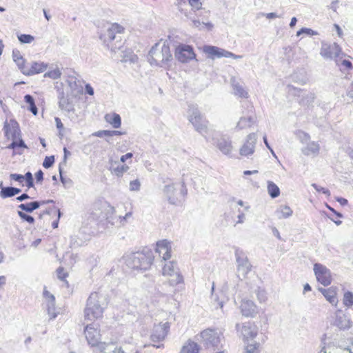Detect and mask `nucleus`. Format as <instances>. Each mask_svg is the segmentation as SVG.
<instances>
[{
    "instance_id": "7ed1b4c3",
    "label": "nucleus",
    "mask_w": 353,
    "mask_h": 353,
    "mask_svg": "<svg viewBox=\"0 0 353 353\" xmlns=\"http://www.w3.org/2000/svg\"><path fill=\"white\" fill-rule=\"evenodd\" d=\"M107 305L105 295L97 292L91 293L84 310L85 319L94 321L101 317Z\"/></svg>"
},
{
    "instance_id": "6e6552de",
    "label": "nucleus",
    "mask_w": 353,
    "mask_h": 353,
    "mask_svg": "<svg viewBox=\"0 0 353 353\" xmlns=\"http://www.w3.org/2000/svg\"><path fill=\"white\" fill-rule=\"evenodd\" d=\"M235 328L245 342L254 339L258 334V327L252 322L236 323Z\"/></svg>"
},
{
    "instance_id": "a18cd8bd",
    "label": "nucleus",
    "mask_w": 353,
    "mask_h": 353,
    "mask_svg": "<svg viewBox=\"0 0 353 353\" xmlns=\"http://www.w3.org/2000/svg\"><path fill=\"white\" fill-rule=\"evenodd\" d=\"M61 72H60V70L59 69H55V70H53L46 72L44 74V77H49L52 79H57L61 77Z\"/></svg>"
},
{
    "instance_id": "a19ab883",
    "label": "nucleus",
    "mask_w": 353,
    "mask_h": 353,
    "mask_svg": "<svg viewBox=\"0 0 353 353\" xmlns=\"http://www.w3.org/2000/svg\"><path fill=\"white\" fill-rule=\"evenodd\" d=\"M87 239H85L84 240L80 238L79 236H74L71 237L70 240V246L72 248H78L82 246L85 241Z\"/></svg>"
},
{
    "instance_id": "473e14b6",
    "label": "nucleus",
    "mask_w": 353,
    "mask_h": 353,
    "mask_svg": "<svg viewBox=\"0 0 353 353\" xmlns=\"http://www.w3.org/2000/svg\"><path fill=\"white\" fill-rule=\"evenodd\" d=\"M105 119L113 126V128H119L121 127V119L119 114L117 113H114L112 115L106 114Z\"/></svg>"
},
{
    "instance_id": "39448f33",
    "label": "nucleus",
    "mask_w": 353,
    "mask_h": 353,
    "mask_svg": "<svg viewBox=\"0 0 353 353\" xmlns=\"http://www.w3.org/2000/svg\"><path fill=\"white\" fill-rule=\"evenodd\" d=\"M84 332L88 344L92 347H97L101 353H107L106 350L109 347L114 345L112 343H106L99 341L100 333L97 324L91 323L87 325Z\"/></svg>"
},
{
    "instance_id": "69168bd1",
    "label": "nucleus",
    "mask_w": 353,
    "mask_h": 353,
    "mask_svg": "<svg viewBox=\"0 0 353 353\" xmlns=\"http://www.w3.org/2000/svg\"><path fill=\"white\" fill-rule=\"evenodd\" d=\"M43 294V297L46 299V301H47L48 300H51V297L54 296L53 294H52L49 291L46 290V287L44 288Z\"/></svg>"
},
{
    "instance_id": "603ef678",
    "label": "nucleus",
    "mask_w": 353,
    "mask_h": 353,
    "mask_svg": "<svg viewBox=\"0 0 353 353\" xmlns=\"http://www.w3.org/2000/svg\"><path fill=\"white\" fill-rule=\"evenodd\" d=\"M10 178L11 180H14L15 181L19 182V183L22 184L24 181V177L22 174L13 173L10 174Z\"/></svg>"
},
{
    "instance_id": "4be33fe9",
    "label": "nucleus",
    "mask_w": 353,
    "mask_h": 353,
    "mask_svg": "<svg viewBox=\"0 0 353 353\" xmlns=\"http://www.w3.org/2000/svg\"><path fill=\"white\" fill-rule=\"evenodd\" d=\"M256 123V117L254 113L248 116L241 117L238 121L236 128L238 130H244L250 128Z\"/></svg>"
},
{
    "instance_id": "c85d7f7f",
    "label": "nucleus",
    "mask_w": 353,
    "mask_h": 353,
    "mask_svg": "<svg viewBox=\"0 0 353 353\" xmlns=\"http://www.w3.org/2000/svg\"><path fill=\"white\" fill-rule=\"evenodd\" d=\"M21 192V190L18 188L7 186L6 188H2L0 191V196L2 199L12 197Z\"/></svg>"
},
{
    "instance_id": "72a5a7b5",
    "label": "nucleus",
    "mask_w": 353,
    "mask_h": 353,
    "mask_svg": "<svg viewBox=\"0 0 353 353\" xmlns=\"http://www.w3.org/2000/svg\"><path fill=\"white\" fill-rule=\"evenodd\" d=\"M27 145L25 143L24 141L21 138V137H18V138L12 139V142L9 144L6 148L12 149L15 150L18 148H27Z\"/></svg>"
},
{
    "instance_id": "e433bc0d",
    "label": "nucleus",
    "mask_w": 353,
    "mask_h": 353,
    "mask_svg": "<svg viewBox=\"0 0 353 353\" xmlns=\"http://www.w3.org/2000/svg\"><path fill=\"white\" fill-rule=\"evenodd\" d=\"M259 346L260 343L259 342L248 343L244 348L243 353H259Z\"/></svg>"
},
{
    "instance_id": "9b49d317",
    "label": "nucleus",
    "mask_w": 353,
    "mask_h": 353,
    "mask_svg": "<svg viewBox=\"0 0 353 353\" xmlns=\"http://www.w3.org/2000/svg\"><path fill=\"white\" fill-rule=\"evenodd\" d=\"M314 272L316 280L324 286H328L332 283L330 270L325 265L316 263L314 265Z\"/></svg>"
},
{
    "instance_id": "052dcab7",
    "label": "nucleus",
    "mask_w": 353,
    "mask_h": 353,
    "mask_svg": "<svg viewBox=\"0 0 353 353\" xmlns=\"http://www.w3.org/2000/svg\"><path fill=\"white\" fill-rule=\"evenodd\" d=\"M22 57H23L21 56L20 52L18 50H17V49L13 50L12 58H13L14 61H15V60L20 59Z\"/></svg>"
},
{
    "instance_id": "0eeeda50",
    "label": "nucleus",
    "mask_w": 353,
    "mask_h": 353,
    "mask_svg": "<svg viewBox=\"0 0 353 353\" xmlns=\"http://www.w3.org/2000/svg\"><path fill=\"white\" fill-rule=\"evenodd\" d=\"M169 330L170 323L168 322H165L164 323H160L157 325H154L150 334V340L153 343H158L159 344H153L152 346L156 348L163 347L164 345L161 343V342L165 340Z\"/></svg>"
},
{
    "instance_id": "5701e85b",
    "label": "nucleus",
    "mask_w": 353,
    "mask_h": 353,
    "mask_svg": "<svg viewBox=\"0 0 353 353\" xmlns=\"http://www.w3.org/2000/svg\"><path fill=\"white\" fill-rule=\"evenodd\" d=\"M216 146L225 155H230L232 150V141L229 137H221L218 139Z\"/></svg>"
},
{
    "instance_id": "0e129e2a",
    "label": "nucleus",
    "mask_w": 353,
    "mask_h": 353,
    "mask_svg": "<svg viewBox=\"0 0 353 353\" xmlns=\"http://www.w3.org/2000/svg\"><path fill=\"white\" fill-rule=\"evenodd\" d=\"M85 92L89 94V95H93L94 94V89L90 85V84L89 83H87L85 85Z\"/></svg>"
},
{
    "instance_id": "a211bd4d",
    "label": "nucleus",
    "mask_w": 353,
    "mask_h": 353,
    "mask_svg": "<svg viewBox=\"0 0 353 353\" xmlns=\"http://www.w3.org/2000/svg\"><path fill=\"white\" fill-rule=\"evenodd\" d=\"M333 325L339 328V330H347L352 326V321L348 316L344 314H341L339 310L335 313V320Z\"/></svg>"
},
{
    "instance_id": "8fccbe9b",
    "label": "nucleus",
    "mask_w": 353,
    "mask_h": 353,
    "mask_svg": "<svg viewBox=\"0 0 353 353\" xmlns=\"http://www.w3.org/2000/svg\"><path fill=\"white\" fill-rule=\"evenodd\" d=\"M59 172L60 175V180L63 185H66L67 184H70L72 183V180L70 179L65 178L63 176V168L61 167V164H59Z\"/></svg>"
},
{
    "instance_id": "ddd939ff",
    "label": "nucleus",
    "mask_w": 353,
    "mask_h": 353,
    "mask_svg": "<svg viewBox=\"0 0 353 353\" xmlns=\"http://www.w3.org/2000/svg\"><path fill=\"white\" fill-rule=\"evenodd\" d=\"M163 274L176 276V279H172L170 281L172 285H177L183 282V276L179 272L177 264L174 261H170L163 265Z\"/></svg>"
},
{
    "instance_id": "c9c22d12",
    "label": "nucleus",
    "mask_w": 353,
    "mask_h": 353,
    "mask_svg": "<svg viewBox=\"0 0 353 353\" xmlns=\"http://www.w3.org/2000/svg\"><path fill=\"white\" fill-rule=\"evenodd\" d=\"M232 87L234 90V94L236 96H239L241 98H248V93L246 92L242 85H241L239 83L235 82L234 80L232 81Z\"/></svg>"
},
{
    "instance_id": "4468645a",
    "label": "nucleus",
    "mask_w": 353,
    "mask_h": 353,
    "mask_svg": "<svg viewBox=\"0 0 353 353\" xmlns=\"http://www.w3.org/2000/svg\"><path fill=\"white\" fill-rule=\"evenodd\" d=\"M341 52V48L336 43H323L321 48V55L325 59H332L337 57Z\"/></svg>"
},
{
    "instance_id": "cd10ccee",
    "label": "nucleus",
    "mask_w": 353,
    "mask_h": 353,
    "mask_svg": "<svg viewBox=\"0 0 353 353\" xmlns=\"http://www.w3.org/2000/svg\"><path fill=\"white\" fill-rule=\"evenodd\" d=\"M199 345L191 341L188 340L185 344L183 345L179 353H199Z\"/></svg>"
},
{
    "instance_id": "f3484780",
    "label": "nucleus",
    "mask_w": 353,
    "mask_h": 353,
    "mask_svg": "<svg viewBox=\"0 0 353 353\" xmlns=\"http://www.w3.org/2000/svg\"><path fill=\"white\" fill-rule=\"evenodd\" d=\"M256 135L255 133H250L247 137V140L240 148V154L248 157L254 152Z\"/></svg>"
},
{
    "instance_id": "4d7b16f0",
    "label": "nucleus",
    "mask_w": 353,
    "mask_h": 353,
    "mask_svg": "<svg viewBox=\"0 0 353 353\" xmlns=\"http://www.w3.org/2000/svg\"><path fill=\"white\" fill-rule=\"evenodd\" d=\"M97 137H110V130H99L92 134Z\"/></svg>"
},
{
    "instance_id": "6ab92c4d",
    "label": "nucleus",
    "mask_w": 353,
    "mask_h": 353,
    "mask_svg": "<svg viewBox=\"0 0 353 353\" xmlns=\"http://www.w3.org/2000/svg\"><path fill=\"white\" fill-rule=\"evenodd\" d=\"M241 313L247 317H254L258 313V309L251 300H243L240 306Z\"/></svg>"
},
{
    "instance_id": "3c124183",
    "label": "nucleus",
    "mask_w": 353,
    "mask_h": 353,
    "mask_svg": "<svg viewBox=\"0 0 353 353\" xmlns=\"http://www.w3.org/2000/svg\"><path fill=\"white\" fill-rule=\"evenodd\" d=\"M312 186L319 192H321L327 196H330V192L328 189H326L325 188H323V187H321L319 185H318L316 183H312Z\"/></svg>"
},
{
    "instance_id": "b1692460",
    "label": "nucleus",
    "mask_w": 353,
    "mask_h": 353,
    "mask_svg": "<svg viewBox=\"0 0 353 353\" xmlns=\"http://www.w3.org/2000/svg\"><path fill=\"white\" fill-rule=\"evenodd\" d=\"M59 106L61 110L68 112L74 110L72 101L68 96H65L63 91L59 92Z\"/></svg>"
},
{
    "instance_id": "5fc2aeb1",
    "label": "nucleus",
    "mask_w": 353,
    "mask_h": 353,
    "mask_svg": "<svg viewBox=\"0 0 353 353\" xmlns=\"http://www.w3.org/2000/svg\"><path fill=\"white\" fill-rule=\"evenodd\" d=\"M16 63V64L17 65L19 69L21 71V72L23 74V72H26L27 71V69L26 67H25V60L22 57L21 59H17V60H15L14 61Z\"/></svg>"
},
{
    "instance_id": "ea45409f",
    "label": "nucleus",
    "mask_w": 353,
    "mask_h": 353,
    "mask_svg": "<svg viewBox=\"0 0 353 353\" xmlns=\"http://www.w3.org/2000/svg\"><path fill=\"white\" fill-rule=\"evenodd\" d=\"M17 214L20 217V219L24 222H27L30 224H33L35 221L34 218L32 216L28 214L27 212L18 210Z\"/></svg>"
},
{
    "instance_id": "09e8293b",
    "label": "nucleus",
    "mask_w": 353,
    "mask_h": 353,
    "mask_svg": "<svg viewBox=\"0 0 353 353\" xmlns=\"http://www.w3.org/2000/svg\"><path fill=\"white\" fill-rule=\"evenodd\" d=\"M54 163V156H50V157H46L44 159V161L43 162V166L45 168H51L53 164Z\"/></svg>"
},
{
    "instance_id": "2f4dec72",
    "label": "nucleus",
    "mask_w": 353,
    "mask_h": 353,
    "mask_svg": "<svg viewBox=\"0 0 353 353\" xmlns=\"http://www.w3.org/2000/svg\"><path fill=\"white\" fill-rule=\"evenodd\" d=\"M45 304L48 314L50 316V320L55 319L57 316L55 312V297L52 296L51 300H48Z\"/></svg>"
},
{
    "instance_id": "e2e57ef3",
    "label": "nucleus",
    "mask_w": 353,
    "mask_h": 353,
    "mask_svg": "<svg viewBox=\"0 0 353 353\" xmlns=\"http://www.w3.org/2000/svg\"><path fill=\"white\" fill-rule=\"evenodd\" d=\"M24 101L26 103H28L29 105L34 103V99L33 97L30 94H26L24 96Z\"/></svg>"
},
{
    "instance_id": "338daca9",
    "label": "nucleus",
    "mask_w": 353,
    "mask_h": 353,
    "mask_svg": "<svg viewBox=\"0 0 353 353\" xmlns=\"http://www.w3.org/2000/svg\"><path fill=\"white\" fill-rule=\"evenodd\" d=\"M28 110L34 114V115H37V112H38V109L35 105L34 103H31L30 105H29V108H28Z\"/></svg>"
},
{
    "instance_id": "774afa93",
    "label": "nucleus",
    "mask_w": 353,
    "mask_h": 353,
    "mask_svg": "<svg viewBox=\"0 0 353 353\" xmlns=\"http://www.w3.org/2000/svg\"><path fill=\"white\" fill-rule=\"evenodd\" d=\"M133 157V154L132 152H128L124 155H122L120 158V161L122 163H124L127 159H131Z\"/></svg>"
},
{
    "instance_id": "49530a36",
    "label": "nucleus",
    "mask_w": 353,
    "mask_h": 353,
    "mask_svg": "<svg viewBox=\"0 0 353 353\" xmlns=\"http://www.w3.org/2000/svg\"><path fill=\"white\" fill-rule=\"evenodd\" d=\"M256 294L257 299L260 303H263L267 300V294L264 290H261V288H258V289L256 290Z\"/></svg>"
},
{
    "instance_id": "f03ea898",
    "label": "nucleus",
    "mask_w": 353,
    "mask_h": 353,
    "mask_svg": "<svg viewBox=\"0 0 353 353\" xmlns=\"http://www.w3.org/2000/svg\"><path fill=\"white\" fill-rule=\"evenodd\" d=\"M124 28L118 23H108L99 33V38L112 52L121 50L123 43L121 34Z\"/></svg>"
},
{
    "instance_id": "7c9ffc66",
    "label": "nucleus",
    "mask_w": 353,
    "mask_h": 353,
    "mask_svg": "<svg viewBox=\"0 0 353 353\" xmlns=\"http://www.w3.org/2000/svg\"><path fill=\"white\" fill-rule=\"evenodd\" d=\"M175 188L173 184L165 185L163 192L166 194L169 203L176 205L177 199L173 196Z\"/></svg>"
},
{
    "instance_id": "a878e982",
    "label": "nucleus",
    "mask_w": 353,
    "mask_h": 353,
    "mask_svg": "<svg viewBox=\"0 0 353 353\" xmlns=\"http://www.w3.org/2000/svg\"><path fill=\"white\" fill-rule=\"evenodd\" d=\"M44 202H39V201H34L29 203H21L18 205V208L20 209V211L32 213L35 210H37L40 208L41 205H43Z\"/></svg>"
},
{
    "instance_id": "2eb2a0df",
    "label": "nucleus",
    "mask_w": 353,
    "mask_h": 353,
    "mask_svg": "<svg viewBox=\"0 0 353 353\" xmlns=\"http://www.w3.org/2000/svg\"><path fill=\"white\" fill-rule=\"evenodd\" d=\"M288 89L290 94L300 98L299 101L300 104L308 105L314 102L315 99V94L314 93L309 92L305 94H301L303 90L292 85H289Z\"/></svg>"
},
{
    "instance_id": "f704fd0d",
    "label": "nucleus",
    "mask_w": 353,
    "mask_h": 353,
    "mask_svg": "<svg viewBox=\"0 0 353 353\" xmlns=\"http://www.w3.org/2000/svg\"><path fill=\"white\" fill-rule=\"evenodd\" d=\"M267 188L268 194L271 198L275 199L280 195V189L274 182L268 181Z\"/></svg>"
},
{
    "instance_id": "de8ad7c7",
    "label": "nucleus",
    "mask_w": 353,
    "mask_h": 353,
    "mask_svg": "<svg viewBox=\"0 0 353 353\" xmlns=\"http://www.w3.org/2000/svg\"><path fill=\"white\" fill-rule=\"evenodd\" d=\"M306 34L309 36H312V35H317L318 33L317 32L310 29V28H302L301 30H299L297 32H296V36H300L301 34Z\"/></svg>"
},
{
    "instance_id": "13d9d810",
    "label": "nucleus",
    "mask_w": 353,
    "mask_h": 353,
    "mask_svg": "<svg viewBox=\"0 0 353 353\" xmlns=\"http://www.w3.org/2000/svg\"><path fill=\"white\" fill-rule=\"evenodd\" d=\"M189 4L192 7L193 9L199 10L201 6L200 0H188Z\"/></svg>"
},
{
    "instance_id": "dca6fc26",
    "label": "nucleus",
    "mask_w": 353,
    "mask_h": 353,
    "mask_svg": "<svg viewBox=\"0 0 353 353\" xmlns=\"http://www.w3.org/2000/svg\"><path fill=\"white\" fill-rule=\"evenodd\" d=\"M3 131L5 134V137L8 139H12L14 138H18V137L21 134V130L19 129V126L18 123L13 119L10 121V123L6 121L3 125Z\"/></svg>"
},
{
    "instance_id": "9d476101",
    "label": "nucleus",
    "mask_w": 353,
    "mask_h": 353,
    "mask_svg": "<svg viewBox=\"0 0 353 353\" xmlns=\"http://www.w3.org/2000/svg\"><path fill=\"white\" fill-rule=\"evenodd\" d=\"M174 56L181 63H188L196 57L193 47L187 44H179L175 49Z\"/></svg>"
},
{
    "instance_id": "f8f14e48",
    "label": "nucleus",
    "mask_w": 353,
    "mask_h": 353,
    "mask_svg": "<svg viewBox=\"0 0 353 353\" xmlns=\"http://www.w3.org/2000/svg\"><path fill=\"white\" fill-rule=\"evenodd\" d=\"M221 334L214 330L208 329L201 333V337L206 347H214L218 348L221 343Z\"/></svg>"
},
{
    "instance_id": "4c0bfd02",
    "label": "nucleus",
    "mask_w": 353,
    "mask_h": 353,
    "mask_svg": "<svg viewBox=\"0 0 353 353\" xmlns=\"http://www.w3.org/2000/svg\"><path fill=\"white\" fill-rule=\"evenodd\" d=\"M132 215V213L131 212H128L124 216L121 217V216H119V217H113V216H110V217H108L106 219V222L107 223H110L111 225H113L114 224V220L115 219H117V221L119 219H120V223L121 225H124L125 222L126 221V219L131 216Z\"/></svg>"
},
{
    "instance_id": "393cba45",
    "label": "nucleus",
    "mask_w": 353,
    "mask_h": 353,
    "mask_svg": "<svg viewBox=\"0 0 353 353\" xmlns=\"http://www.w3.org/2000/svg\"><path fill=\"white\" fill-rule=\"evenodd\" d=\"M48 65L43 62H33L30 69L23 72V74L31 76L36 74L41 73L47 69Z\"/></svg>"
},
{
    "instance_id": "423d86ee",
    "label": "nucleus",
    "mask_w": 353,
    "mask_h": 353,
    "mask_svg": "<svg viewBox=\"0 0 353 353\" xmlns=\"http://www.w3.org/2000/svg\"><path fill=\"white\" fill-rule=\"evenodd\" d=\"M188 119L196 131L205 137L208 131V121L201 114L196 105H190L188 109Z\"/></svg>"
},
{
    "instance_id": "79ce46f5",
    "label": "nucleus",
    "mask_w": 353,
    "mask_h": 353,
    "mask_svg": "<svg viewBox=\"0 0 353 353\" xmlns=\"http://www.w3.org/2000/svg\"><path fill=\"white\" fill-rule=\"evenodd\" d=\"M336 293L334 290H332L331 288L329 290V292L325 294V297L331 304L336 305L338 300L336 298Z\"/></svg>"
},
{
    "instance_id": "bf43d9fd",
    "label": "nucleus",
    "mask_w": 353,
    "mask_h": 353,
    "mask_svg": "<svg viewBox=\"0 0 353 353\" xmlns=\"http://www.w3.org/2000/svg\"><path fill=\"white\" fill-rule=\"evenodd\" d=\"M35 179L37 183H41L43 180V172L41 170H38L35 173Z\"/></svg>"
},
{
    "instance_id": "6e6d98bb",
    "label": "nucleus",
    "mask_w": 353,
    "mask_h": 353,
    "mask_svg": "<svg viewBox=\"0 0 353 353\" xmlns=\"http://www.w3.org/2000/svg\"><path fill=\"white\" fill-rule=\"evenodd\" d=\"M57 276L60 280L63 281L65 278L68 276V274L64 272V269L62 267H59L57 270Z\"/></svg>"
},
{
    "instance_id": "bb28decb",
    "label": "nucleus",
    "mask_w": 353,
    "mask_h": 353,
    "mask_svg": "<svg viewBox=\"0 0 353 353\" xmlns=\"http://www.w3.org/2000/svg\"><path fill=\"white\" fill-rule=\"evenodd\" d=\"M320 146L316 142L312 141L309 143L305 148L302 149L304 155L310 156L312 154L317 155L319 152Z\"/></svg>"
},
{
    "instance_id": "c756f323",
    "label": "nucleus",
    "mask_w": 353,
    "mask_h": 353,
    "mask_svg": "<svg viewBox=\"0 0 353 353\" xmlns=\"http://www.w3.org/2000/svg\"><path fill=\"white\" fill-rule=\"evenodd\" d=\"M128 165H121L116 161L114 163H112L111 166L110 167V170L111 171V172L117 176H121L124 172L128 171Z\"/></svg>"
},
{
    "instance_id": "f257e3e1",
    "label": "nucleus",
    "mask_w": 353,
    "mask_h": 353,
    "mask_svg": "<svg viewBox=\"0 0 353 353\" xmlns=\"http://www.w3.org/2000/svg\"><path fill=\"white\" fill-rule=\"evenodd\" d=\"M153 252L148 248H144L141 251L125 254L123 259L125 265L133 270H147L154 261Z\"/></svg>"
},
{
    "instance_id": "aec40b11",
    "label": "nucleus",
    "mask_w": 353,
    "mask_h": 353,
    "mask_svg": "<svg viewBox=\"0 0 353 353\" xmlns=\"http://www.w3.org/2000/svg\"><path fill=\"white\" fill-rule=\"evenodd\" d=\"M159 256L163 254L162 259L166 261L171 256V245L170 243L167 240H162L157 243L155 250Z\"/></svg>"
},
{
    "instance_id": "20e7f679",
    "label": "nucleus",
    "mask_w": 353,
    "mask_h": 353,
    "mask_svg": "<svg viewBox=\"0 0 353 353\" xmlns=\"http://www.w3.org/2000/svg\"><path fill=\"white\" fill-rule=\"evenodd\" d=\"M148 60L152 65L167 68L172 61V55L168 45L163 44L161 48L156 43L150 50Z\"/></svg>"
},
{
    "instance_id": "37998d69",
    "label": "nucleus",
    "mask_w": 353,
    "mask_h": 353,
    "mask_svg": "<svg viewBox=\"0 0 353 353\" xmlns=\"http://www.w3.org/2000/svg\"><path fill=\"white\" fill-rule=\"evenodd\" d=\"M343 304L348 307L353 305V293L352 292L347 291L345 292Z\"/></svg>"
},
{
    "instance_id": "680f3d73",
    "label": "nucleus",
    "mask_w": 353,
    "mask_h": 353,
    "mask_svg": "<svg viewBox=\"0 0 353 353\" xmlns=\"http://www.w3.org/2000/svg\"><path fill=\"white\" fill-rule=\"evenodd\" d=\"M29 199H30V196L27 193H23L20 196H17L16 198V200L19 202H21Z\"/></svg>"
},
{
    "instance_id": "412c9836",
    "label": "nucleus",
    "mask_w": 353,
    "mask_h": 353,
    "mask_svg": "<svg viewBox=\"0 0 353 353\" xmlns=\"http://www.w3.org/2000/svg\"><path fill=\"white\" fill-rule=\"evenodd\" d=\"M203 50L211 59L225 57L226 54H230V52L214 46H204Z\"/></svg>"
},
{
    "instance_id": "58836bf2",
    "label": "nucleus",
    "mask_w": 353,
    "mask_h": 353,
    "mask_svg": "<svg viewBox=\"0 0 353 353\" xmlns=\"http://www.w3.org/2000/svg\"><path fill=\"white\" fill-rule=\"evenodd\" d=\"M278 212L281 214V216H279V219H286L290 217L292 214V210L288 205L281 206L280 209L278 210Z\"/></svg>"
},
{
    "instance_id": "c03bdc74",
    "label": "nucleus",
    "mask_w": 353,
    "mask_h": 353,
    "mask_svg": "<svg viewBox=\"0 0 353 353\" xmlns=\"http://www.w3.org/2000/svg\"><path fill=\"white\" fill-rule=\"evenodd\" d=\"M18 39L21 43H30L34 38L30 34H21L18 36Z\"/></svg>"
},
{
    "instance_id": "1a4fd4ad",
    "label": "nucleus",
    "mask_w": 353,
    "mask_h": 353,
    "mask_svg": "<svg viewBox=\"0 0 353 353\" xmlns=\"http://www.w3.org/2000/svg\"><path fill=\"white\" fill-rule=\"evenodd\" d=\"M236 262L237 264L238 276L243 278L250 272L252 265L250 264L246 254L239 248H235L234 252Z\"/></svg>"
},
{
    "instance_id": "864d4df0",
    "label": "nucleus",
    "mask_w": 353,
    "mask_h": 353,
    "mask_svg": "<svg viewBox=\"0 0 353 353\" xmlns=\"http://www.w3.org/2000/svg\"><path fill=\"white\" fill-rule=\"evenodd\" d=\"M141 183L138 179L130 181V190L131 191H138L140 189Z\"/></svg>"
}]
</instances>
